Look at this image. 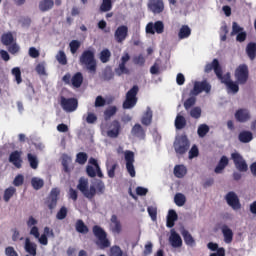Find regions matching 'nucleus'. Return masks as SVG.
<instances>
[{
    "instance_id": "obj_1",
    "label": "nucleus",
    "mask_w": 256,
    "mask_h": 256,
    "mask_svg": "<svg viewBox=\"0 0 256 256\" xmlns=\"http://www.w3.org/2000/svg\"><path fill=\"white\" fill-rule=\"evenodd\" d=\"M211 71H214L217 79L226 86L228 93H233L234 95L239 93V83L231 80V73L223 75V68L217 58L213 59L211 63H207L204 67V73L208 74Z\"/></svg>"
},
{
    "instance_id": "obj_2",
    "label": "nucleus",
    "mask_w": 256,
    "mask_h": 256,
    "mask_svg": "<svg viewBox=\"0 0 256 256\" xmlns=\"http://www.w3.org/2000/svg\"><path fill=\"white\" fill-rule=\"evenodd\" d=\"M79 63L83 67H86L89 73H97V60L95 59V51L85 50L82 52Z\"/></svg>"
},
{
    "instance_id": "obj_3",
    "label": "nucleus",
    "mask_w": 256,
    "mask_h": 256,
    "mask_svg": "<svg viewBox=\"0 0 256 256\" xmlns=\"http://www.w3.org/2000/svg\"><path fill=\"white\" fill-rule=\"evenodd\" d=\"M92 233L94 237L96 238V245L99 247V249H107L111 247V241L109 238H107V232L103 227L99 225H94L92 227Z\"/></svg>"
},
{
    "instance_id": "obj_4",
    "label": "nucleus",
    "mask_w": 256,
    "mask_h": 256,
    "mask_svg": "<svg viewBox=\"0 0 256 256\" xmlns=\"http://www.w3.org/2000/svg\"><path fill=\"white\" fill-rule=\"evenodd\" d=\"M77 189L82 192L86 199H93L97 195V189L95 185H91L89 188V179L81 177L78 181Z\"/></svg>"
},
{
    "instance_id": "obj_5",
    "label": "nucleus",
    "mask_w": 256,
    "mask_h": 256,
    "mask_svg": "<svg viewBox=\"0 0 256 256\" xmlns=\"http://www.w3.org/2000/svg\"><path fill=\"white\" fill-rule=\"evenodd\" d=\"M234 77L238 85H245L249 81V66L240 64L234 72Z\"/></svg>"
},
{
    "instance_id": "obj_6",
    "label": "nucleus",
    "mask_w": 256,
    "mask_h": 256,
    "mask_svg": "<svg viewBox=\"0 0 256 256\" xmlns=\"http://www.w3.org/2000/svg\"><path fill=\"white\" fill-rule=\"evenodd\" d=\"M139 93V86L134 85L127 93L126 99L123 102V109H133L137 105V94Z\"/></svg>"
},
{
    "instance_id": "obj_7",
    "label": "nucleus",
    "mask_w": 256,
    "mask_h": 256,
    "mask_svg": "<svg viewBox=\"0 0 256 256\" xmlns=\"http://www.w3.org/2000/svg\"><path fill=\"white\" fill-rule=\"evenodd\" d=\"M62 81L65 85H72L76 89H79V87L83 85V74L81 72H77L71 77V73H66L62 77Z\"/></svg>"
},
{
    "instance_id": "obj_8",
    "label": "nucleus",
    "mask_w": 256,
    "mask_h": 256,
    "mask_svg": "<svg viewBox=\"0 0 256 256\" xmlns=\"http://www.w3.org/2000/svg\"><path fill=\"white\" fill-rule=\"evenodd\" d=\"M201 93H211V84L207 80L195 81L193 89L190 91V95L197 97Z\"/></svg>"
},
{
    "instance_id": "obj_9",
    "label": "nucleus",
    "mask_w": 256,
    "mask_h": 256,
    "mask_svg": "<svg viewBox=\"0 0 256 256\" xmlns=\"http://www.w3.org/2000/svg\"><path fill=\"white\" fill-rule=\"evenodd\" d=\"M60 105L66 113H73V111H77L79 102L76 98H65V96H61Z\"/></svg>"
},
{
    "instance_id": "obj_10",
    "label": "nucleus",
    "mask_w": 256,
    "mask_h": 256,
    "mask_svg": "<svg viewBox=\"0 0 256 256\" xmlns=\"http://www.w3.org/2000/svg\"><path fill=\"white\" fill-rule=\"evenodd\" d=\"M190 143L187 136H180L174 143V149L178 155H185L189 151Z\"/></svg>"
},
{
    "instance_id": "obj_11",
    "label": "nucleus",
    "mask_w": 256,
    "mask_h": 256,
    "mask_svg": "<svg viewBox=\"0 0 256 256\" xmlns=\"http://www.w3.org/2000/svg\"><path fill=\"white\" fill-rule=\"evenodd\" d=\"M146 33L149 35H155V33L161 35L162 33H165V24L161 20H158L155 23L149 22L146 25Z\"/></svg>"
},
{
    "instance_id": "obj_12",
    "label": "nucleus",
    "mask_w": 256,
    "mask_h": 256,
    "mask_svg": "<svg viewBox=\"0 0 256 256\" xmlns=\"http://www.w3.org/2000/svg\"><path fill=\"white\" fill-rule=\"evenodd\" d=\"M147 7L154 15H161L165 11V2L163 0H148Z\"/></svg>"
},
{
    "instance_id": "obj_13",
    "label": "nucleus",
    "mask_w": 256,
    "mask_h": 256,
    "mask_svg": "<svg viewBox=\"0 0 256 256\" xmlns=\"http://www.w3.org/2000/svg\"><path fill=\"white\" fill-rule=\"evenodd\" d=\"M59 189L53 188L46 198L45 205L50 211H53L57 207V201H59Z\"/></svg>"
},
{
    "instance_id": "obj_14",
    "label": "nucleus",
    "mask_w": 256,
    "mask_h": 256,
    "mask_svg": "<svg viewBox=\"0 0 256 256\" xmlns=\"http://www.w3.org/2000/svg\"><path fill=\"white\" fill-rule=\"evenodd\" d=\"M129 36V27L125 25L119 26L114 32V39L116 43H123Z\"/></svg>"
},
{
    "instance_id": "obj_15",
    "label": "nucleus",
    "mask_w": 256,
    "mask_h": 256,
    "mask_svg": "<svg viewBox=\"0 0 256 256\" xmlns=\"http://www.w3.org/2000/svg\"><path fill=\"white\" fill-rule=\"evenodd\" d=\"M226 201L229 207H232L234 211L241 209V202H239V197L235 192H228L226 195Z\"/></svg>"
},
{
    "instance_id": "obj_16",
    "label": "nucleus",
    "mask_w": 256,
    "mask_h": 256,
    "mask_svg": "<svg viewBox=\"0 0 256 256\" xmlns=\"http://www.w3.org/2000/svg\"><path fill=\"white\" fill-rule=\"evenodd\" d=\"M121 133V122L119 120H114L110 124V130L107 131V135L111 139H117Z\"/></svg>"
},
{
    "instance_id": "obj_17",
    "label": "nucleus",
    "mask_w": 256,
    "mask_h": 256,
    "mask_svg": "<svg viewBox=\"0 0 256 256\" xmlns=\"http://www.w3.org/2000/svg\"><path fill=\"white\" fill-rule=\"evenodd\" d=\"M110 231H112V233H114L115 235H119L123 231L121 221L115 214H113L110 218Z\"/></svg>"
},
{
    "instance_id": "obj_18",
    "label": "nucleus",
    "mask_w": 256,
    "mask_h": 256,
    "mask_svg": "<svg viewBox=\"0 0 256 256\" xmlns=\"http://www.w3.org/2000/svg\"><path fill=\"white\" fill-rule=\"evenodd\" d=\"M234 116L238 123H247L251 119V112L248 109L240 108L235 112Z\"/></svg>"
},
{
    "instance_id": "obj_19",
    "label": "nucleus",
    "mask_w": 256,
    "mask_h": 256,
    "mask_svg": "<svg viewBox=\"0 0 256 256\" xmlns=\"http://www.w3.org/2000/svg\"><path fill=\"white\" fill-rule=\"evenodd\" d=\"M131 135L133 137H137V139L143 140L146 137V131L143 129L141 124L137 123L132 127Z\"/></svg>"
},
{
    "instance_id": "obj_20",
    "label": "nucleus",
    "mask_w": 256,
    "mask_h": 256,
    "mask_svg": "<svg viewBox=\"0 0 256 256\" xmlns=\"http://www.w3.org/2000/svg\"><path fill=\"white\" fill-rule=\"evenodd\" d=\"M222 235L224 238V243L227 245H230V243H233V230L229 228L227 225H223L221 227Z\"/></svg>"
},
{
    "instance_id": "obj_21",
    "label": "nucleus",
    "mask_w": 256,
    "mask_h": 256,
    "mask_svg": "<svg viewBox=\"0 0 256 256\" xmlns=\"http://www.w3.org/2000/svg\"><path fill=\"white\" fill-rule=\"evenodd\" d=\"M24 249L26 253H29L31 256H37V244L35 242H31L30 238L25 239Z\"/></svg>"
},
{
    "instance_id": "obj_22",
    "label": "nucleus",
    "mask_w": 256,
    "mask_h": 256,
    "mask_svg": "<svg viewBox=\"0 0 256 256\" xmlns=\"http://www.w3.org/2000/svg\"><path fill=\"white\" fill-rule=\"evenodd\" d=\"M141 123L145 127H149L153 123V110L151 108H147L144 114L142 115L141 118Z\"/></svg>"
},
{
    "instance_id": "obj_23",
    "label": "nucleus",
    "mask_w": 256,
    "mask_h": 256,
    "mask_svg": "<svg viewBox=\"0 0 256 256\" xmlns=\"http://www.w3.org/2000/svg\"><path fill=\"white\" fill-rule=\"evenodd\" d=\"M55 7V1L53 0H41L38 4L39 11L42 13H47V11H51Z\"/></svg>"
},
{
    "instance_id": "obj_24",
    "label": "nucleus",
    "mask_w": 256,
    "mask_h": 256,
    "mask_svg": "<svg viewBox=\"0 0 256 256\" xmlns=\"http://www.w3.org/2000/svg\"><path fill=\"white\" fill-rule=\"evenodd\" d=\"M177 219H179L177 212L175 210H169L167 215L166 226L169 227V229L175 227V221H177Z\"/></svg>"
},
{
    "instance_id": "obj_25",
    "label": "nucleus",
    "mask_w": 256,
    "mask_h": 256,
    "mask_svg": "<svg viewBox=\"0 0 256 256\" xmlns=\"http://www.w3.org/2000/svg\"><path fill=\"white\" fill-rule=\"evenodd\" d=\"M75 230L77 233H81L82 235H87L89 233V227L85 225L82 219H78L75 223Z\"/></svg>"
},
{
    "instance_id": "obj_26",
    "label": "nucleus",
    "mask_w": 256,
    "mask_h": 256,
    "mask_svg": "<svg viewBox=\"0 0 256 256\" xmlns=\"http://www.w3.org/2000/svg\"><path fill=\"white\" fill-rule=\"evenodd\" d=\"M170 243L172 247H182L183 240L181 239V236L177 232H172L170 236Z\"/></svg>"
},
{
    "instance_id": "obj_27",
    "label": "nucleus",
    "mask_w": 256,
    "mask_h": 256,
    "mask_svg": "<svg viewBox=\"0 0 256 256\" xmlns=\"http://www.w3.org/2000/svg\"><path fill=\"white\" fill-rule=\"evenodd\" d=\"M191 37V28L188 25H182L178 32V39H189Z\"/></svg>"
},
{
    "instance_id": "obj_28",
    "label": "nucleus",
    "mask_w": 256,
    "mask_h": 256,
    "mask_svg": "<svg viewBox=\"0 0 256 256\" xmlns=\"http://www.w3.org/2000/svg\"><path fill=\"white\" fill-rule=\"evenodd\" d=\"M246 53L247 56L251 61H254L256 57V43L255 42H249L246 46Z\"/></svg>"
},
{
    "instance_id": "obj_29",
    "label": "nucleus",
    "mask_w": 256,
    "mask_h": 256,
    "mask_svg": "<svg viewBox=\"0 0 256 256\" xmlns=\"http://www.w3.org/2000/svg\"><path fill=\"white\" fill-rule=\"evenodd\" d=\"M182 237L184 239V243L188 245V247H195V238L189 233L187 230H183Z\"/></svg>"
},
{
    "instance_id": "obj_30",
    "label": "nucleus",
    "mask_w": 256,
    "mask_h": 256,
    "mask_svg": "<svg viewBox=\"0 0 256 256\" xmlns=\"http://www.w3.org/2000/svg\"><path fill=\"white\" fill-rule=\"evenodd\" d=\"M238 139L241 143H250V141H253V133L250 131H242L240 132Z\"/></svg>"
},
{
    "instance_id": "obj_31",
    "label": "nucleus",
    "mask_w": 256,
    "mask_h": 256,
    "mask_svg": "<svg viewBox=\"0 0 256 256\" xmlns=\"http://www.w3.org/2000/svg\"><path fill=\"white\" fill-rule=\"evenodd\" d=\"M174 175L178 179H183L185 175H187V168L183 165H177L174 167Z\"/></svg>"
},
{
    "instance_id": "obj_32",
    "label": "nucleus",
    "mask_w": 256,
    "mask_h": 256,
    "mask_svg": "<svg viewBox=\"0 0 256 256\" xmlns=\"http://www.w3.org/2000/svg\"><path fill=\"white\" fill-rule=\"evenodd\" d=\"M187 127V120L180 114L176 116L175 128L178 130L185 129Z\"/></svg>"
},
{
    "instance_id": "obj_33",
    "label": "nucleus",
    "mask_w": 256,
    "mask_h": 256,
    "mask_svg": "<svg viewBox=\"0 0 256 256\" xmlns=\"http://www.w3.org/2000/svg\"><path fill=\"white\" fill-rule=\"evenodd\" d=\"M127 64H119L117 68H115V73L118 77H121V75H130L131 71L126 66Z\"/></svg>"
},
{
    "instance_id": "obj_34",
    "label": "nucleus",
    "mask_w": 256,
    "mask_h": 256,
    "mask_svg": "<svg viewBox=\"0 0 256 256\" xmlns=\"http://www.w3.org/2000/svg\"><path fill=\"white\" fill-rule=\"evenodd\" d=\"M174 203L175 205H177V207H183V205L187 203V198L185 197V194L176 193L174 196Z\"/></svg>"
},
{
    "instance_id": "obj_35",
    "label": "nucleus",
    "mask_w": 256,
    "mask_h": 256,
    "mask_svg": "<svg viewBox=\"0 0 256 256\" xmlns=\"http://www.w3.org/2000/svg\"><path fill=\"white\" fill-rule=\"evenodd\" d=\"M15 193H17V189L15 187L10 186L9 188H7L4 191V196H3L5 203H9V201H11V197H13Z\"/></svg>"
},
{
    "instance_id": "obj_36",
    "label": "nucleus",
    "mask_w": 256,
    "mask_h": 256,
    "mask_svg": "<svg viewBox=\"0 0 256 256\" xmlns=\"http://www.w3.org/2000/svg\"><path fill=\"white\" fill-rule=\"evenodd\" d=\"M114 115H117V106H109L104 111L105 121H109V119H111V117H114Z\"/></svg>"
},
{
    "instance_id": "obj_37",
    "label": "nucleus",
    "mask_w": 256,
    "mask_h": 256,
    "mask_svg": "<svg viewBox=\"0 0 256 256\" xmlns=\"http://www.w3.org/2000/svg\"><path fill=\"white\" fill-rule=\"evenodd\" d=\"M31 185L35 191H39V189H43V186L45 185V181L43 179L38 177H33L31 179Z\"/></svg>"
},
{
    "instance_id": "obj_38",
    "label": "nucleus",
    "mask_w": 256,
    "mask_h": 256,
    "mask_svg": "<svg viewBox=\"0 0 256 256\" xmlns=\"http://www.w3.org/2000/svg\"><path fill=\"white\" fill-rule=\"evenodd\" d=\"M13 41H15V38H13V33L11 32L4 33L1 37V42L3 45H12Z\"/></svg>"
},
{
    "instance_id": "obj_39",
    "label": "nucleus",
    "mask_w": 256,
    "mask_h": 256,
    "mask_svg": "<svg viewBox=\"0 0 256 256\" xmlns=\"http://www.w3.org/2000/svg\"><path fill=\"white\" fill-rule=\"evenodd\" d=\"M100 61L101 63H109L111 61V51L109 49H103L100 52Z\"/></svg>"
},
{
    "instance_id": "obj_40",
    "label": "nucleus",
    "mask_w": 256,
    "mask_h": 256,
    "mask_svg": "<svg viewBox=\"0 0 256 256\" xmlns=\"http://www.w3.org/2000/svg\"><path fill=\"white\" fill-rule=\"evenodd\" d=\"M113 9V1L112 0H102V4L100 5V11L102 13H107Z\"/></svg>"
},
{
    "instance_id": "obj_41",
    "label": "nucleus",
    "mask_w": 256,
    "mask_h": 256,
    "mask_svg": "<svg viewBox=\"0 0 256 256\" xmlns=\"http://www.w3.org/2000/svg\"><path fill=\"white\" fill-rule=\"evenodd\" d=\"M23 156V151L15 150L10 153L9 161H21V157Z\"/></svg>"
},
{
    "instance_id": "obj_42",
    "label": "nucleus",
    "mask_w": 256,
    "mask_h": 256,
    "mask_svg": "<svg viewBox=\"0 0 256 256\" xmlns=\"http://www.w3.org/2000/svg\"><path fill=\"white\" fill-rule=\"evenodd\" d=\"M94 187L97 195H103L105 193V183L102 180H97Z\"/></svg>"
},
{
    "instance_id": "obj_43",
    "label": "nucleus",
    "mask_w": 256,
    "mask_h": 256,
    "mask_svg": "<svg viewBox=\"0 0 256 256\" xmlns=\"http://www.w3.org/2000/svg\"><path fill=\"white\" fill-rule=\"evenodd\" d=\"M69 47L72 55H75V53H77V51H79V48L81 47V42H79V40H72L69 43Z\"/></svg>"
},
{
    "instance_id": "obj_44",
    "label": "nucleus",
    "mask_w": 256,
    "mask_h": 256,
    "mask_svg": "<svg viewBox=\"0 0 256 256\" xmlns=\"http://www.w3.org/2000/svg\"><path fill=\"white\" fill-rule=\"evenodd\" d=\"M89 163L90 165L86 167L88 177H97V168L93 165V161H90Z\"/></svg>"
},
{
    "instance_id": "obj_45",
    "label": "nucleus",
    "mask_w": 256,
    "mask_h": 256,
    "mask_svg": "<svg viewBox=\"0 0 256 256\" xmlns=\"http://www.w3.org/2000/svg\"><path fill=\"white\" fill-rule=\"evenodd\" d=\"M195 103H197V98H195V96L191 95L190 98L185 100L184 109H186V111H189V109H191L193 107V105H195Z\"/></svg>"
},
{
    "instance_id": "obj_46",
    "label": "nucleus",
    "mask_w": 256,
    "mask_h": 256,
    "mask_svg": "<svg viewBox=\"0 0 256 256\" xmlns=\"http://www.w3.org/2000/svg\"><path fill=\"white\" fill-rule=\"evenodd\" d=\"M115 77L113 70L111 68H106L102 74L103 81H111Z\"/></svg>"
},
{
    "instance_id": "obj_47",
    "label": "nucleus",
    "mask_w": 256,
    "mask_h": 256,
    "mask_svg": "<svg viewBox=\"0 0 256 256\" xmlns=\"http://www.w3.org/2000/svg\"><path fill=\"white\" fill-rule=\"evenodd\" d=\"M56 59L60 65H67V55L63 50H60L56 55Z\"/></svg>"
},
{
    "instance_id": "obj_48",
    "label": "nucleus",
    "mask_w": 256,
    "mask_h": 256,
    "mask_svg": "<svg viewBox=\"0 0 256 256\" xmlns=\"http://www.w3.org/2000/svg\"><path fill=\"white\" fill-rule=\"evenodd\" d=\"M229 33V27L227 24H224L220 27V40L225 42L227 41V34Z\"/></svg>"
},
{
    "instance_id": "obj_49",
    "label": "nucleus",
    "mask_w": 256,
    "mask_h": 256,
    "mask_svg": "<svg viewBox=\"0 0 256 256\" xmlns=\"http://www.w3.org/2000/svg\"><path fill=\"white\" fill-rule=\"evenodd\" d=\"M235 167L238 169V171H241L242 173H245L247 169H249V166H247V162L245 161H235Z\"/></svg>"
},
{
    "instance_id": "obj_50",
    "label": "nucleus",
    "mask_w": 256,
    "mask_h": 256,
    "mask_svg": "<svg viewBox=\"0 0 256 256\" xmlns=\"http://www.w3.org/2000/svg\"><path fill=\"white\" fill-rule=\"evenodd\" d=\"M67 213H68L67 207L62 206L56 214V219H58L59 221H63V219L67 217Z\"/></svg>"
},
{
    "instance_id": "obj_51",
    "label": "nucleus",
    "mask_w": 256,
    "mask_h": 256,
    "mask_svg": "<svg viewBox=\"0 0 256 256\" xmlns=\"http://www.w3.org/2000/svg\"><path fill=\"white\" fill-rule=\"evenodd\" d=\"M109 256H123V250L118 245H114L110 248Z\"/></svg>"
},
{
    "instance_id": "obj_52",
    "label": "nucleus",
    "mask_w": 256,
    "mask_h": 256,
    "mask_svg": "<svg viewBox=\"0 0 256 256\" xmlns=\"http://www.w3.org/2000/svg\"><path fill=\"white\" fill-rule=\"evenodd\" d=\"M243 27L239 26L237 22L232 23V31L230 33L231 37H235V35L242 33Z\"/></svg>"
},
{
    "instance_id": "obj_53",
    "label": "nucleus",
    "mask_w": 256,
    "mask_h": 256,
    "mask_svg": "<svg viewBox=\"0 0 256 256\" xmlns=\"http://www.w3.org/2000/svg\"><path fill=\"white\" fill-rule=\"evenodd\" d=\"M197 133L199 137H205V135L209 133V127L207 126V124H201L198 127Z\"/></svg>"
},
{
    "instance_id": "obj_54",
    "label": "nucleus",
    "mask_w": 256,
    "mask_h": 256,
    "mask_svg": "<svg viewBox=\"0 0 256 256\" xmlns=\"http://www.w3.org/2000/svg\"><path fill=\"white\" fill-rule=\"evenodd\" d=\"M23 183H25V177L23 176V174H18L13 180L14 187H21Z\"/></svg>"
},
{
    "instance_id": "obj_55",
    "label": "nucleus",
    "mask_w": 256,
    "mask_h": 256,
    "mask_svg": "<svg viewBox=\"0 0 256 256\" xmlns=\"http://www.w3.org/2000/svg\"><path fill=\"white\" fill-rule=\"evenodd\" d=\"M147 212L151 217L152 221H157V207L149 206Z\"/></svg>"
},
{
    "instance_id": "obj_56",
    "label": "nucleus",
    "mask_w": 256,
    "mask_h": 256,
    "mask_svg": "<svg viewBox=\"0 0 256 256\" xmlns=\"http://www.w3.org/2000/svg\"><path fill=\"white\" fill-rule=\"evenodd\" d=\"M190 117L193 119H199L201 117V108L200 107H194L190 111Z\"/></svg>"
},
{
    "instance_id": "obj_57",
    "label": "nucleus",
    "mask_w": 256,
    "mask_h": 256,
    "mask_svg": "<svg viewBox=\"0 0 256 256\" xmlns=\"http://www.w3.org/2000/svg\"><path fill=\"white\" fill-rule=\"evenodd\" d=\"M229 165V161H220L215 168V173H222L223 169H225Z\"/></svg>"
},
{
    "instance_id": "obj_58",
    "label": "nucleus",
    "mask_w": 256,
    "mask_h": 256,
    "mask_svg": "<svg viewBox=\"0 0 256 256\" xmlns=\"http://www.w3.org/2000/svg\"><path fill=\"white\" fill-rule=\"evenodd\" d=\"M126 169L130 175V177H135V166L133 165V161L126 162Z\"/></svg>"
},
{
    "instance_id": "obj_59",
    "label": "nucleus",
    "mask_w": 256,
    "mask_h": 256,
    "mask_svg": "<svg viewBox=\"0 0 256 256\" xmlns=\"http://www.w3.org/2000/svg\"><path fill=\"white\" fill-rule=\"evenodd\" d=\"M195 157H199V148L197 145H193L189 151V159H195Z\"/></svg>"
},
{
    "instance_id": "obj_60",
    "label": "nucleus",
    "mask_w": 256,
    "mask_h": 256,
    "mask_svg": "<svg viewBox=\"0 0 256 256\" xmlns=\"http://www.w3.org/2000/svg\"><path fill=\"white\" fill-rule=\"evenodd\" d=\"M133 61L135 65H139L140 67H143V65H145V57H143V54L135 56Z\"/></svg>"
},
{
    "instance_id": "obj_61",
    "label": "nucleus",
    "mask_w": 256,
    "mask_h": 256,
    "mask_svg": "<svg viewBox=\"0 0 256 256\" xmlns=\"http://www.w3.org/2000/svg\"><path fill=\"white\" fill-rule=\"evenodd\" d=\"M151 253H153V243L147 242L144 246L143 255L148 256L151 255Z\"/></svg>"
},
{
    "instance_id": "obj_62",
    "label": "nucleus",
    "mask_w": 256,
    "mask_h": 256,
    "mask_svg": "<svg viewBox=\"0 0 256 256\" xmlns=\"http://www.w3.org/2000/svg\"><path fill=\"white\" fill-rule=\"evenodd\" d=\"M36 72L38 73V75H47V72L45 71V62L37 64Z\"/></svg>"
},
{
    "instance_id": "obj_63",
    "label": "nucleus",
    "mask_w": 256,
    "mask_h": 256,
    "mask_svg": "<svg viewBox=\"0 0 256 256\" xmlns=\"http://www.w3.org/2000/svg\"><path fill=\"white\" fill-rule=\"evenodd\" d=\"M106 103L107 101L105 98H103V96H97L95 100V107H105Z\"/></svg>"
},
{
    "instance_id": "obj_64",
    "label": "nucleus",
    "mask_w": 256,
    "mask_h": 256,
    "mask_svg": "<svg viewBox=\"0 0 256 256\" xmlns=\"http://www.w3.org/2000/svg\"><path fill=\"white\" fill-rule=\"evenodd\" d=\"M5 255L6 256H19V254L17 253V251H15V248H13V246L6 247Z\"/></svg>"
}]
</instances>
